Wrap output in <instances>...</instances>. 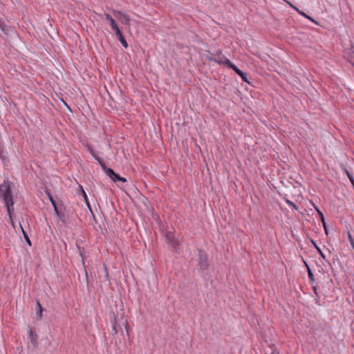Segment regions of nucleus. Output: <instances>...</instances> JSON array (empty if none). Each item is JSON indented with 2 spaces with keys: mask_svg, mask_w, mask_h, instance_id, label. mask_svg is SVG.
<instances>
[{
  "mask_svg": "<svg viewBox=\"0 0 354 354\" xmlns=\"http://www.w3.org/2000/svg\"><path fill=\"white\" fill-rule=\"evenodd\" d=\"M0 196L3 198L4 203L13 201L10 182L4 180L3 183L0 185Z\"/></svg>",
  "mask_w": 354,
  "mask_h": 354,
  "instance_id": "1",
  "label": "nucleus"
},
{
  "mask_svg": "<svg viewBox=\"0 0 354 354\" xmlns=\"http://www.w3.org/2000/svg\"><path fill=\"white\" fill-rule=\"evenodd\" d=\"M208 60L210 62H214L218 63L221 65L227 66L228 68L230 65L232 64L230 59H228L222 53H218L216 54L212 55L209 57Z\"/></svg>",
  "mask_w": 354,
  "mask_h": 354,
  "instance_id": "2",
  "label": "nucleus"
},
{
  "mask_svg": "<svg viewBox=\"0 0 354 354\" xmlns=\"http://www.w3.org/2000/svg\"><path fill=\"white\" fill-rule=\"evenodd\" d=\"M198 266L201 271L206 270L209 268L207 254L202 250L198 251Z\"/></svg>",
  "mask_w": 354,
  "mask_h": 354,
  "instance_id": "3",
  "label": "nucleus"
},
{
  "mask_svg": "<svg viewBox=\"0 0 354 354\" xmlns=\"http://www.w3.org/2000/svg\"><path fill=\"white\" fill-rule=\"evenodd\" d=\"M103 170L105 171L106 174L115 182L121 181L124 183L127 181L126 178L121 177L111 168H108L105 166Z\"/></svg>",
  "mask_w": 354,
  "mask_h": 354,
  "instance_id": "4",
  "label": "nucleus"
},
{
  "mask_svg": "<svg viewBox=\"0 0 354 354\" xmlns=\"http://www.w3.org/2000/svg\"><path fill=\"white\" fill-rule=\"evenodd\" d=\"M165 238L168 244H169L174 249H177L179 243L178 240L175 238L172 232H167Z\"/></svg>",
  "mask_w": 354,
  "mask_h": 354,
  "instance_id": "5",
  "label": "nucleus"
},
{
  "mask_svg": "<svg viewBox=\"0 0 354 354\" xmlns=\"http://www.w3.org/2000/svg\"><path fill=\"white\" fill-rule=\"evenodd\" d=\"M229 68L232 69L238 75H239L243 82H248V78H247V74L243 72L241 69H239L232 62L230 65Z\"/></svg>",
  "mask_w": 354,
  "mask_h": 354,
  "instance_id": "6",
  "label": "nucleus"
},
{
  "mask_svg": "<svg viewBox=\"0 0 354 354\" xmlns=\"http://www.w3.org/2000/svg\"><path fill=\"white\" fill-rule=\"evenodd\" d=\"M114 31L115 32V35H116L118 40L120 41L122 46L124 47L125 48H127L128 47V44H127L126 39H124V37L122 35V32H121L120 28H118L115 29Z\"/></svg>",
  "mask_w": 354,
  "mask_h": 354,
  "instance_id": "7",
  "label": "nucleus"
},
{
  "mask_svg": "<svg viewBox=\"0 0 354 354\" xmlns=\"http://www.w3.org/2000/svg\"><path fill=\"white\" fill-rule=\"evenodd\" d=\"M28 336L30 342L35 346L37 342V335L32 330L30 327L28 328Z\"/></svg>",
  "mask_w": 354,
  "mask_h": 354,
  "instance_id": "8",
  "label": "nucleus"
},
{
  "mask_svg": "<svg viewBox=\"0 0 354 354\" xmlns=\"http://www.w3.org/2000/svg\"><path fill=\"white\" fill-rule=\"evenodd\" d=\"M88 151L91 153V154L92 155V156L99 162V164L100 165L102 169H104L105 168V163L104 162V161L97 155H96L93 149L91 147H88Z\"/></svg>",
  "mask_w": 354,
  "mask_h": 354,
  "instance_id": "9",
  "label": "nucleus"
},
{
  "mask_svg": "<svg viewBox=\"0 0 354 354\" xmlns=\"http://www.w3.org/2000/svg\"><path fill=\"white\" fill-rule=\"evenodd\" d=\"M105 17L106 20H108L110 23V25L111 26V28L113 30H115V29L118 28V26L117 25L115 20L113 19V17L108 13H105Z\"/></svg>",
  "mask_w": 354,
  "mask_h": 354,
  "instance_id": "10",
  "label": "nucleus"
},
{
  "mask_svg": "<svg viewBox=\"0 0 354 354\" xmlns=\"http://www.w3.org/2000/svg\"><path fill=\"white\" fill-rule=\"evenodd\" d=\"M4 204L7 209L8 215L9 218H10L12 223L13 224V222L12 220V212L14 211V209H13L14 202L12 201L11 203H4Z\"/></svg>",
  "mask_w": 354,
  "mask_h": 354,
  "instance_id": "11",
  "label": "nucleus"
},
{
  "mask_svg": "<svg viewBox=\"0 0 354 354\" xmlns=\"http://www.w3.org/2000/svg\"><path fill=\"white\" fill-rule=\"evenodd\" d=\"M320 255L326 261V263H328V265L330 266H331L330 262V259L331 257L330 250L329 249H327V254H326L324 251H322V252L320 253Z\"/></svg>",
  "mask_w": 354,
  "mask_h": 354,
  "instance_id": "12",
  "label": "nucleus"
},
{
  "mask_svg": "<svg viewBox=\"0 0 354 354\" xmlns=\"http://www.w3.org/2000/svg\"><path fill=\"white\" fill-rule=\"evenodd\" d=\"M116 13L122 17V23L125 24H128L129 23L130 18L126 13L121 11H118Z\"/></svg>",
  "mask_w": 354,
  "mask_h": 354,
  "instance_id": "13",
  "label": "nucleus"
},
{
  "mask_svg": "<svg viewBox=\"0 0 354 354\" xmlns=\"http://www.w3.org/2000/svg\"><path fill=\"white\" fill-rule=\"evenodd\" d=\"M37 305L38 306V310H37L36 314H37V316L38 317V318L39 319H41L43 308H42L41 304H40V302L38 300L37 301Z\"/></svg>",
  "mask_w": 354,
  "mask_h": 354,
  "instance_id": "14",
  "label": "nucleus"
},
{
  "mask_svg": "<svg viewBox=\"0 0 354 354\" xmlns=\"http://www.w3.org/2000/svg\"><path fill=\"white\" fill-rule=\"evenodd\" d=\"M290 6L296 10L301 16L310 19V21H315L310 16L307 15L305 12L300 11L297 8L294 6L292 4L290 3Z\"/></svg>",
  "mask_w": 354,
  "mask_h": 354,
  "instance_id": "15",
  "label": "nucleus"
},
{
  "mask_svg": "<svg viewBox=\"0 0 354 354\" xmlns=\"http://www.w3.org/2000/svg\"><path fill=\"white\" fill-rule=\"evenodd\" d=\"M20 227H21V232H22V233H23V236H24V239H25L26 242V243H27L30 246H31V245H32V244H31V241H30V239H29V237H28V236L27 233L24 231V230L23 229V227H22V226H21V225H20Z\"/></svg>",
  "mask_w": 354,
  "mask_h": 354,
  "instance_id": "16",
  "label": "nucleus"
},
{
  "mask_svg": "<svg viewBox=\"0 0 354 354\" xmlns=\"http://www.w3.org/2000/svg\"><path fill=\"white\" fill-rule=\"evenodd\" d=\"M118 328L121 329L122 328L120 327V326L117 324L116 318H115V316L114 315V322H113V330H114L115 334H117L118 333Z\"/></svg>",
  "mask_w": 354,
  "mask_h": 354,
  "instance_id": "17",
  "label": "nucleus"
},
{
  "mask_svg": "<svg viewBox=\"0 0 354 354\" xmlns=\"http://www.w3.org/2000/svg\"><path fill=\"white\" fill-rule=\"evenodd\" d=\"M306 267H307V269H308V277L309 279H310L311 281H314V278H313V272L312 270H310V268L308 267V266L306 264V263H305Z\"/></svg>",
  "mask_w": 354,
  "mask_h": 354,
  "instance_id": "18",
  "label": "nucleus"
},
{
  "mask_svg": "<svg viewBox=\"0 0 354 354\" xmlns=\"http://www.w3.org/2000/svg\"><path fill=\"white\" fill-rule=\"evenodd\" d=\"M47 194L48 196V198H49L52 205L53 206L55 205H57V203H56L55 201L54 200L53 197L52 196V195L48 192H47Z\"/></svg>",
  "mask_w": 354,
  "mask_h": 354,
  "instance_id": "19",
  "label": "nucleus"
},
{
  "mask_svg": "<svg viewBox=\"0 0 354 354\" xmlns=\"http://www.w3.org/2000/svg\"><path fill=\"white\" fill-rule=\"evenodd\" d=\"M53 208H54L55 213L57 215V218L59 219H61V217H60V215H59V210H58L57 205H53Z\"/></svg>",
  "mask_w": 354,
  "mask_h": 354,
  "instance_id": "20",
  "label": "nucleus"
},
{
  "mask_svg": "<svg viewBox=\"0 0 354 354\" xmlns=\"http://www.w3.org/2000/svg\"><path fill=\"white\" fill-rule=\"evenodd\" d=\"M345 172L346 173L350 181L351 180V179L354 178L353 174H351L347 169H345Z\"/></svg>",
  "mask_w": 354,
  "mask_h": 354,
  "instance_id": "21",
  "label": "nucleus"
},
{
  "mask_svg": "<svg viewBox=\"0 0 354 354\" xmlns=\"http://www.w3.org/2000/svg\"><path fill=\"white\" fill-rule=\"evenodd\" d=\"M80 187H81V189H82V193H83L84 198V199H85V201H86V202L87 205H88V199H87V196H86V194L85 192L84 191V189H83L82 187H81V186H80Z\"/></svg>",
  "mask_w": 354,
  "mask_h": 354,
  "instance_id": "22",
  "label": "nucleus"
},
{
  "mask_svg": "<svg viewBox=\"0 0 354 354\" xmlns=\"http://www.w3.org/2000/svg\"><path fill=\"white\" fill-rule=\"evenodd\" d=\"M286 202H287V203H288L290 206L293 207L295 209H297V207L296 205H295L294 203H292V201H290L287 200V201H286Z\"/></svg>",
  "mask_w": 354,
  "mask_h": 354,
  "instance_id": "23",
  "label": "nucleus"
},
{
  "mask_svg": "<svg viewBox=\"0 0 354 354\" xmlns=\"http://www.w3.org/2000/svg\"><path fill=\"white\" fill-rule=\"evenodd\" d=\"M323 226L324 227V230H325V232H326V234L328 235V227L326 226V223H323Z\"/></svg>",
  "mask_w": 354,
  "mask_h": 354,
  "instance_id": "24",
  "label": "nucleus"
},
{
  "mask_svg": "<svg viewBox=\"0 0 354 354\" xmlns=\"http://www.w3.org/2000/svg\"><path fill=\"white\" fill-rule=\"evenodd\" d=\"M318 212H319V214L320 215L321 220L322 221L324 220V214L321 212H319V211H318Z\"/></svg>",
  "mask_w": 354,
  "mask_h": 354,
  "instance_id": "25",
  "label": "nucleus"
},
{
  "mask_svg": "<svg viewBox=\"0 0 354 354\" xmlns=\"http://www.w3.org/2000/svg\"><path fill=\"white\" fill-rule=\"evenodd\" d=\"M316 248L317 249L318 252H319V254L321 252H322V251H324L323 250H322L321 248H319V247H317V245H315Z\"/></svg>",
  "mask_w": 354,
  "mask_h": 354,
  "instance_id": "26",
  "label": "nucleus"
},
{
  "mask_svg": "<svg viewBox=\"0 0 354 354\" xmlns=\"http://www.w3.org/2000/svg\"><path fill=\"white\" fill-rule=\"evenodd\" d=\"M271 354H279L276 351H272Z\"/></svg>",
  "mask_w": 354,
  "mask_h": 354,
  "instance_id": "27",
  "label": "nucleus"
},
{
  "mask_svg": "<svg viewBox=\"0 0 354 354\" xmlns=\"http://www.w3.org/2000/svg\"><path fill=\"white\" fill-rule=\"evenodd\" d=\"M327 249L328 248H326L325 247H324L323 250L325 252L326 254H327Z\"/></svg>",
  "mask_w": 354,
  "mask_h": 354,
  "instance_id": "28",
  "label": "nucleus"
},
{
  "mask_svg": "<svg viewBox=\"0 0 354 354\" xmlns=\"http://www.w3.org/2000/svg\"><path fill=\"white\" fill-rule=\"evenodd\" d=\"M351 183H352V185L354 186V178H353V179H351Z\"/></svg>",
  "mask_w": 354,
  "mask_h": 354,
  "instance_id": "29",
  "label": "nucleus"
},
{
  "mask_svg": "<svg viewBox=\"0 0 354 354\" xmlns=\"http://www.w3.org/2000/svg\"><path fill=\"white\" fill-rule=\"evenodd\" d=\"M350 62L354 66V59L353 60H351Z\"/></svg>",
  "mask_w": 354,
  "mask_h": 354,
  "instance_id": "30",
  "label": "nucleus"
},
{
  "mask_svg": "<svg viewBox=\"0 0 354 354\" xmlns=\"http://www.w3.org/2000/svg\"><path fill=\"white\" fill-rule=\"evenodd\" d=\"M322 223H326L325 219L322 221Z\"/></svg>",
  "mask_w": 354,
  "mask_h": 354,
  "instance_id": "31",
  "label": "nucleus"
}]
</instances>
